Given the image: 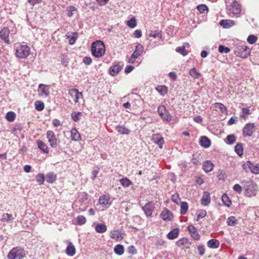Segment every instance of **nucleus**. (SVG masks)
Wrapping results in <instances>:
<instances>
[{"label":"nucleus","mask_w":259,"mask_h":259,"mask_svg":"<svg viewBox=\"0 0 259 259\" xmlns=\"http://www.w3.org/2000/svg\"><path fill=\"white\" fill-rule=\"evenodd\" d=\"M128 251L130 253L132 254H135L137 252V250L134 245L130 246L128 247Z\"/></svg>","instance_id":"62"},{"label":"nucleus","mask_w":259,"mask_h":259,"mask_svg":"<svg viewBox=\"0 0 259 259\" xmlns=\"http://www.w3.org/2000/svg\"><path fill=\"white\" fill-rule=\"evenodd\" d=\"M122 67L118 64L113 65L109 69V73L112 76L117 75L121 70Z\"/></svg>","instance_id":"19"},{"label":"nucleus","mask_w":259,"mask_h":259,"mask_svg":"<svg viewBox=\"0 0 259 259\" xmlns=\"http://www.w3.org/2000/svg\"><path fill=\"white\" fill-rule=\"evenodd\" d=\"M176 51L177 52L182 54L184 56H185L188 54L187 51L184 49V47H182V46L177 47Z\"/></svg>","instance_id":"57"},{"label":"nucleus","mask_w":259,"mask_h":259,"mask_svg":"<svg viewBox=\"0 0 259 259\" xmlns=\"http://www.w3.org/2000/svg\"><path fill=\"white\" fill-rule=\"evenodd\" d=\"M198 250V253L200 256H202L204 255L205 249L204 245H199L197 247Z\"/></svg>","instance_id":"61"},{"label":"nucleus","mask_w":259,"mask_h":259,"mask_svg":"<svg viewBox=\"0 0 259 259\" xmlns=\"http://www.w3.org/2000/svg\"><path fill=\"white\" fill-rule=\"evenodd\" d=\"M235 151L240 156H242L243 153L242 144L241 143L237 144L235 147Z\"/></svg>","instance_id":"40"},{"label":"nucleus","mask_w":259,"mask_h":259,"mask_svg":"<svg viewBox=\"0 0 259 259\" xmlns=\"http://www.w3.org/2000/svg\"><path fill=\"white\" fill-rule=\"evenodd\" d=\"M76 252L74 246L71 242H69L68 244L66 250V253L69 256H73Z\"/></svg>","instance_id":"24"},{"label":"nucleus","mask_w":259,"mask_h":259,"mask_svg":"<svg viewBox=\"0 0 259 259\" xmlns=\"http://www.w3.org/2000/svg\"><path fill=\"white\" fill-rule=\"evenodd\" d=\"M114 252L119 255H121L124 253V249L123 246L121 244L116 245L114 248Z\"/></svg>","instance_id":"35"},{"label":"nucleus","mask_w":259,"mask_h":259,"mask_svg":"<svg viewBox=\"0 0 259 259\" xmlns=\"http://www.w3.org/2000/svg\"><path fill=\"white\" fill-rule=\"evenodd\" d=\"M152 140L154 143L158 145L160 148H162V145L164 143V140L163 137L160 135H154L152 137Z\"/></svg>","instance_id":"17"},{"label":"nucleus","mask_w":259,"mask_h":259,"mask_svg":"<svg viewBox=\"0 0 259 259\" xmlns=\"http://www.w3.org/2000/svg\"><path fill=\"white\" fill-rule=\"evenodd\" d=\"M99 203L104 208H108L111 204L110 197L105 195H103L100 197Z\"/></svg>","instance_id":"10"},{"label":"nucleus","mask_w":259,"mask_h":259,"mask_svg":"<svg viewBox=\"0 0 259 259\" xmlns=\"http://www.w3.org/2000/svg\"><path fill=\"white\" fill-rule=\"evenodd\" d=\"M242 113L240 114V117L246 119L247 116L250 114V111L248 108H242L241 109Z\"/></svg>","instance_id":"43"},{"label":"nucleus","mask_w":259,"mask_h":259,"mask_svg":"<svg viewBox=\"0 0 259 259\" xmlns=\"http://www.w3.org/2000/svg\"><path fill=\"white\" fill-rule=\"evenodd\" d=\"M119 182L120 184L124 187H128L132 184V182L126 178L120 179Z\"/></svg>","instance_id":"39"},{"label":"nucleus","mask_w":259,"mask_h":259,"mask_svg":"<svg viewBox=\"0 0 259 259\" xmlns=\"http://www.w3.org/2000/svg\"><path fill=\"white\" fill-rule=\"evenodd\" d=\"M179 234V230L178 228L174 229L169 232L167 235V237L170 240H173L178 237Z\"/></svg>","instance_id":"28"},{"label":"nucleus","mask_w":259,"mask_h":259,"mask_svg":"<svg viewBox=\"0 0 259 259\" xmlns=\"http://www.w3.org/2000/svg\"><path fill=\"white\" fill-rule=\"evenodd\" d=\"M154 205L152 202H148L142 207L146 216L150 217L154 210Z\"/></svg>","instance_id":"15"},{"label":"nucleus","mask_w":259,"mask_h":259,"mask_svg":"<svg viewBox=\"0 0 259 259\" xmlns=\"http://www.w3.org/2000/svg\"><path fill=\"white\" fill-rule=\"evenodd\" d=\"M158 112L160 117L164 120L169 121L171 119V116L168 114L164 105L159 106L158 108Z\"/></svg>","instance_id":"11"},{"label":"nucleus","mask_w":259,"mask_h":259,"mask_svg":"<svg viewBox=\"0 0 259 259\" xmlns=\"http://www.w3.org/2000/svg\"><path fill=\"white\" fill-rule=\"evenodd\" d=\"M210 194L208 192H204L201 198V204L204 206L208 205L210 202Z\"/></svg>","instance_id":"20"},{"label":"nucleus","mask_w":259,"mask_h":259,"mask_svg":"<svg viewBox=\"0 0 259 259\" xmlns=\"http://www.w3.org/2000/svg\"><path fill=\"white\" fill-rule=\"evenodd\" d=\"M37 146L40 150L45 153H48L49 152V148L47 144L42 141L38 140L37 141Z\"/></svg>","instance_id":"25"},{"label":"nucleus","mask_w":259,"mask_h":259,"mask_svg":"<svg viewBox=\"0 0 259 259\" xmlns=\"http://www.w3.org/2000/svg\"><path fill=\"white\" fill-rule=\"evenodd\" d=\"M250 52L249 49L245 46H238L235 50V53L237 56L242 58H246L249 55Z\"/></svg>","instance_id":"6"},{"label":"nucleus","mask_w":259,"mask_h":259,"mask_svg":"<svg viewBox=\"0 0 259 259\" xmlns=\"http://www.w3.org/2000/svg\"><path fill=\"white\" fill-rule=\"evenodd\" d=\"M82 115V113L80 112H73L71 113V116L72 119L74 121H78L80 119V117Z\"/></svg>","instance_id":"47"},{"label":"nucleus","mask_w":259,"mask_h":259,"mask_svg":"<svg viewBox=\"0 0 259 259\" xmlns=\"http://www.w3.org/2000/svg\"><path fill=\"white\" fill-rule=\"evenodd\" d=\"M9 33L10 30L8 27H4L0 31V37L7 44H10L9 39Z\"/></svg>","instance_id":"14"},{"label":"nucleus","mask_w":259,"mask_h":259,"mask_svg":"<svg viewBox=\"0 0 259 259\" xmlns=\"http://www.w3.org/2000/svg\"><path fill=\"white\" fill-rule=\"evenodd\" d=\"M25 256V252L23 249L19 247H14L11 249L8 255V259H21Z\"/></svg>","instance_id":"4"},{"label":"nucleus","mask_w":259,"mask_h":259,"mask_svg":"<svg viewBox=\"0 0 259 259\" xmlns=\"http://www.w3.org/2000/svg\"><path fill=\"white\" fill-rule=\"evenodd\" d=\"M144 48L143 46L141 44H138L136 46V49L132 55L136 58H138L142 54Z\"/></svg>","instance_id":"27"},{"label":"nucleus","mask_w":259,"mask_h":259,"mask_svg":"<svg viewBox=\"0 0 259 259\" xmlns=\"http://www.w3.org/2000/svg\"><path fill=\"white\" fill-rule=\"evenodd\" d=\"M237 220L235 217L231 216L227 219V223L229 226H234L236 224Z\"/></svg>","instance_id":"51"},{"label":"nucleus","mask_w":259,"mask_h":259,"mask_svg":"<svg viewBox=\"0 0 259 259\" xmlns=\"http://www.w3.org/2000/svg\"><path fill=\"white\" fill-rule=\"evenodd\" d=\"M12 215L9 213H4L2 215L1 221L3 222L11 223L14 220Z\"/></svg>","instance_id":"32"},{"label":"nucleus","mask_w":259,"mask_h":259,"mask_svg":"<svg viewBox=\"0 0 259 259\" xmlns=\"http://www.w3.org/2000/svg\"><path fill=\"white\" fill-rule=\"evenodd\" d=\"M222 200L224 204L227 207H230L232 204V202L226 194H223L222 196Z\"/></svg>","instance_id":"38"},{"label":"nucleus","mask_w":259,"mask_h":259,"mask_svg":"<svg viewBox=\"0 0 259 259\" xmlns=\"http://www.w3.org/2000/svg\"><path fill=\"white\" fill-rule=\"evenodd\" d=\"M188 230L189 232L191 237L195 240H198L200 239V235L198 232L197 229L193 225H189L188 227Z\"/></svg>","instance_id":"16"},{"label":"nucleus","mask_w":259,"mask_h":259,"mask_svg":"<svg viewBox=\"0 0 259 259\" xmlns=\"http://www.w3.org/2000/svg\"><path fill=\"white\" fill-rule=\"evenodd\" d=\"M227 143L233 144L236 141V138L233 135H230L227 137Z\"/></svg>","instance_id":"58"},{"label":"nucleus","mask_w":259,"mask_h":259,"mask_svg":"<svg viewBox=\"0 0 259 259\" xmlns=\"http://www.w3.org/2000/svg\"><path fill=\"white\" fill-rule=\"evenodd\" d=\"M181 206V213L182 214H185L188 211V204L186 202H182L180 204Z\"/></svg>","instance_id":"41"},{"label":"nucleus","mask_w":259,"mask_h":259,"mask_svg":"<svg viewBox=\"0 0 259 259\" xmlns=\"http://www.w3.org/2000/svg\"><path fill=\"white\" fill-rule=\"evenodd\" d=\"M47 137L50 143V146L52 148H56L57 144V140L55 135V133L52 131H49L47 133Z\"/></svg>","instance_id":"8"},{"label":"nucleus","mask_w":259,"mask_h":259,"mask_svg":"<svg viewBox=\"0 0 259 259\" xmlns=\"http://www.w3.org/2000/svg\"><path fill=\"white\" fill-rule=\"evenodd\" d=\"M66 36L69 40V44L73 45L77 39L78 35L76 32L73 33H67Z\"/></svg>","instance_id":"26"},{"label":"nucleus","mask_w":259,"mask_h":259,"mask_svg":"<svg viewBox=\"0 0 259 259\" xmlns=\"http://www.w3.org/2000/svg\"><path fill=\"white\" fill-rule=\"evenodd\" d=\"M247 40L249 44L252 45L256 41L257 38L254 35H250L248 36Z\"/></svg>","instance_id":"59"},{"label":"nucleus","mask_w":259,"mask_h":259,"mask_svg":"<svg viewBox=\"0 0 259 259\" xmlns=\"http://www.w3.org/2000/svg\"><path fill=\"white\" fill-rule=\"evenodd\" d=\"M214 107L216 109H218L222 113H224L227 111L226 107L222 103H216L214 104Z\"/></svg>","instance_id":"50"},{"label":"nucleus","mask_w":259,"mask_h":259,"mask_svg":"<svg viewBox=\"0 0 259 259\" xmlns=\"http://www.w3.org/2000/svg\"><path fill=\"white\" fill-rule=\"evenodd\" d=\"M200 143L202 146L205 148H208L210 145V140L208 139V138L205 136L202 137L201 138L200 140Z\"/></svg>","instance_id":"33"},{"label":"nucleus","mask_w":259,"mask_h":259,"mask_svg":"<svg viewBox=\"0 0 259 259\" xmlns=\"http://www.w3.org/2000/svg\"><path fill=\"white\" fill-rule=\"evenodd\" d=\"M149 37L157 38L160 39L161 37V34L159 31H154L149 34Z\"/></svg>","instance_id":"55"},{"label":"nucleus","mask_w":259,"mask_h":259,"mask_svg":"<svg viewBox=\"0 0 259 259\" xmlns=\"http://www.w3.org/2000/svg\"><path fill=\"white\" fill-rule=\"evenodd\" d=\"M30 53V48L26 45L19 46L16 50V55L19 58H26Z\"/></svg>","instance_id":"5"},{"label":"nucleus","mask_w":259,"mask_h":259,"mask_svg":"<svg viewBox=\"0 0 259 259\" xmlns=\"http://www.w3.org/2000/svg\"><path fill=\"white\" fill-rule=\"evenodd\" d=\"M115 128L118 133L122 135H128L130 133V130L123 126L118 125Z\"/></svg>","instance_id":"34"},{"label":"nucleus","mask_w":259,"mask_h":259,"mask_svg":"<svg viewBox=\"0 0 259 259\" xmlns=\"http://www.w3.org/2000/svg\"><path fill=\"white\" fill-rule=\"evenodd\" d=\"M213 167V164L210 161L207 160L203 162V169L206 172H208L212 170Z\"/></svg>","instance_id":"23"},{"label":"nucleus","mask_w":259,"mask_h":259,"mask_svg":"<svg viewBox=\"0 0 259 259\" xmlns=\"http://www.w3.org/2000/svg\"><path fill=\"white\" fill-rule=\"evenodd\" d=\"M46 179L48 183H53L56 180V175L53 172H49L46 175Z\"/></svg>","instance_id":"36"},{"label":"nucleus","mask_w":259,"mask_h":259,"mask_svg":"<svg viewBox=\"0 0 259 259\" xmlns=\"http://www.w3.org/2000/svg\"><path fill=\"white\" fill-rule=\"evenodd\" d=\"M77 224L79 225H82L86 223V219L83 215H79L76 218Z\"/></svg>","instance_id":"54"},{"label":"nucleus","mask_w":259,"mask_h":259,"mask_svg":"<svg viewBox=\"0 0 259 259\" xmlns=\"http://www.w3.org/2000/svg\"><path fill=\"white\" fill-rule=\"evenodd\" d=\"M92 62V59L90 57H85L83 59V62L87 65H90Z\"/></svg>","instance_id":"64"},{"label":"nucleus","mask_w":259,"mask_h":259,"mask_svg":"<svg viewBox=\"0 0 259 259\" xmlns=\"http://www.w3.org/2000/svg\"><path fill=\"white\" fill-rule=\"evenodd\" d=\"M95 231L99 233H103L107 230V227L105 224H97L95 228Z\"/></svg>","instance_id":"29"},{"label":"nucleus","mask_w":259,"mask_h":259,"mask_svg":"<svg viewBox=\"0 0 259 259\" xmlns=\"http://www.w3.org/2000/svg\"><path fill=\"white\" fill-rule=\"evenodd\" d=\"M197 9L200 13H205L208 11V9L207 6L202 4L197 6Z\"/></svg>","instance_id":"49"},{"label":"nucleus","mask_w":259,"mask_h":259,"mask_svg":"<svg viewBox=\"0 0 259 259\" xmlns=\"http://www.w3.org/2000/svg\"><path fill=\"white\" fill-rule=\"evenodd\" d=\"M16 117V115L13 112H9L7 113L6 118L7 120L10 122L13 121Z\"/></svg>","instance_id":"48"},{"label":"nucleus","mask_w":259,"mask_h":259,"mask_svg":"<svg viewBox=\"0 0 259 259\" xmlns=\"http://www.w3.org/2000/svg\"><path fill=\"white\" fill-rule=\"evenodd\" d=\"M160 217L164 221H171L173 218V214L170 210L165 209L162 211Z\"/></svg>","instance_id":"18"},{"label":"nucleus","mask_w":259,"mask_h":259,"mask_svg":"<svg viewBox=\"0 0 259 259\" xmlns=\"http://www.w3.org/2000/svg\"><path fill=\"white\" fill-rule=\"evenodd\" d=\"M230 50L229 48L228 47H226L224 46H223V45H220L219 47V52L220 53H225V54H227V53H228L229 52H230Z\"/></svg>","instance_id":"56"},{"label":"nucleus","mask_w":259,"mask_h":259,"mask_svg":"<svg viewBox=\"0 0 259 259\" xmlns=\"http://www.w3.org/2000/svg\"><path fill=\"white\" fill-rule=\"evenodd\" d=\"M77 11L76 8L73 6H69L67 8L66 11L67 13V16L69 17H71L73 15V12Z\"/></svg>","instance_id":"44"},{"label":"nucleus","mask_w":259,"mask_h":259,"mask_svg":"<svg viewBox=\"0 0 259 259\" xmlns=\"http://www.w3.org/2000/svg\"><path fill=\"white\" fill-rule=\"evenodd\" d=\"M50 86L44 84H40L37 92L38 95L42 97H47L50 94Z\"/></svg>","instance_id":"7"},{"label":"nucleus","mask_w":259,"mask_h":259,"mask_svg":"<svg viewBox=\"0 0 259 259\" xmlns=\"http://www.w3.org/2000/svg\"><path fill=\"white\" fill-rule=\"evenodd\" d=\"M127 25L130 28H134L136 26L137 22L135 18H132L130 20L127 21Z\"/></svg>","instance_id":"53"},{"label":"nucleus","mask_w":259,"mask_h":259,"mask_svg":"<svg viewBox=\"0 0 259 259\" xmlns=\"http://www.w3.org/2000/svg\"><path fill=\"white\" fill-rule=\"evenodd\" d=\"M187 243V239L186 238H183L180 240H179L177 242V244L178 246L181 247L185 244H186Z\"/></svg>","instance_id":"60"},{"label":"nucleus","mask_w":259,"mask_h":259,"mask_svg":"<svg viewBox=\"0 0 259 259\" xmlns=\"http://www.w3.org/2000/svg\"><path fill=\"white\" fill-rule=\"evenodd\" d=\"M189 74L194 78H198L201 76L200 73L198 72L195 68H193L190 70Z\"/></svg>","instance_id":"42"},{"label":"nucleus","mask_w":259,"mask_h":259,"mask_svg":"<svg viewBox=\"0 0 259 259\" xmlns=\"http://www.w3.org/2000/svg\"><path fill=\"white\" fill-rule=\"evenodd\" d=\"M71 135L72 140L75 141H79L80 140V135L79 132L75 128H72L71 130Z\"/></svg>","instance_id":"31"},{"label":"nucleus","mask_w":259,"mask_h":259,"mask_svg":"<svg viewBox=\"0 0 259 259\" xmlns=\"http://www.w3.org/2000/svg\"><path fill=\"white\" fill-rule=\"evenodd\" d=\"M243 189L244 190V195L248 197L255 196L258 191L257 185L252 181H249L244 182Z\"/></svg>","instance_id":"2"},{"label":"nucleus","mask_w":259,"mask_h":259,"mask_svg":"<svg viewBox=\"0 0 259 259\" xmlns=\"http://www.w3.org/2000/svg\"><path fill=\"white\" fill-rule=\"evenodd\" d=\"M109 235L111 238L120 241L123 238L124 234L119 230H114L110 231Z\"/></svg>","instance_id":"13"},{"label":"nucleus","mask_w":259,"mask_h":259,"mask_svg":"<svg viewBox=\"0 0 259 259\" xmlns=\"http://www.w3.org/2000/svg\"><path fill=\"white\" fill-rule=\"evenodd\" d=\"M156 90L162 96H164L167 93V88L165 85H158Z\"/></svg>","instance_id":"37"},{"label":"nucleus","mask_w":259,"mask_h":259,"mask_svg":"<svg viewBox=\"0 0 259 259\" xmlns=\"http://www.w3.org/2000/svg\"><path fill=\"white\" fill-rule=\"evenodd\" d=\"M248 165H249V169L254 174H259V165L258 164H254L250 161H248Z\"/></svg>","instance_id":"21"},{"label":"nucleus","mask_w":259,"mask_h":259,"mask_svg":"<svg viewBox=\"0 0 259 259\" xmlns=\"http://www.w3.org/2000/svg\"><path fill=\"white\" fill-rule=\"evenodd\" d=\"M69 95L73 98H74V102L75 103L78 102L80 99L82 98L83 95L81 92L78 91L77 89H71L69 91Z\"/></svg>","instance_id":"12"},{"label":"nucleus","mask_w":259,"mask_h":259,"mask_svg":"<svg viewBox=\"0 0 259 259\" xmlns=\"http://www.w3.org/2000/svg\"><path fill=\"white\" fill-rule=\"evenodd\" d=\"M255 126L253 123L246 124L243 130V136L251 137L255 131Z\"/></svg>","instance_id":"9"},{"label":"nucleus","mask_w":259,"mask_h":259,"mask_svg":"<svg viewBox=\"0 0 259 259\" xmlns=\"http://www.w3.org/2000/svg\"><path fill=\"white\" fill-rule=\"evenodd\" d=\"M233 190L238 193H240L242 192V188L240 185L235 184L233 186Z\"/></svg>","instance_id":"63"},{"label":"nucleus","mask_w":259,"mask_h":259,"mask_svg":"<svg viewBox=\"0 0 259 259\" xmlns=\"http://www.w3.org/2000/svg\"><path fill=\"white\" fill-rule=\"evenodd\" d=\"M35 109L37 111H42L45 108L44 103L40 101H36L35 102Z\"/></svg>","instance_id":"46"},{"label":"nucleus","mask_w":259,"mask_h":259,"mask_svg":"<svg viewBox=\"0 0 259 259\" xmlns=\"http://www.w3.org/2000/svg\"><path fill=\"white\" fill-rule=\"evenodd\" d=\"M197 219H200L204 218L206 215V211L204 209H200L196 213Z\"/></svg>","instance_id":"52"},{"label":"nucleus","mask_w":259,"mask_h":259,"mask_svg":"<svg viewBox=\"0 0 259 259\" xmlns=\"http://www.w3.org/2000/svg\"><path fill=\"white\" fill-rule=\"evenodd\" d=\"M36 181L39 184L42 185L44 184L45 180L44 175L42 174H38L35 177Z\"/></svg>","instance_id":"45"},{"label":"nucleus","mask_w":259,"mask_h":259,"mask_svg":"<svg viewBox=\"0 0 259 259\" xmlns=\"http://www.w3.org/2000/svg\"><path fill=\"white\" fill-rule=\"evenodd\" d=\"M207 246L210 248H218L220 245L219 240L217 239H210L207 242Z\"/></svg>","instance_id":"30"},{"label":"nucleus","mask_w":259,"mask_h":259,"mask_svg":"<svg viewBox=\"0 0 259 259\" xmlns=\"http://www.w3.org/2000/svg\"><path fill=\"white\" fill-rule=\"evenodd\" d=\"M220 24L224 28H228L235 25V22L232 20H222L220 22Z\"/></svg>","instance_id":"22"},{"label":"nucleus","mask_w":259,"mask_h":259,"mask_svg":"<svg viewBox=\"0 0 259 259\" xmlns=\"http://www.w3.org/2000/svg\"><path fill=\"white\" fill-rule=\"evenodd\" d=\"M226 9L228 13L238 16L241 9L240 5L235 0H226Z\"/></svg>","instance_id":"3"},{"label":"nucleus","mask_w":259,"mask_h":259,"mask_svg":"<svg viewBox=\"0 0 259 259\" xmlns=\"http://www.w3.org/2000/svg\"><path fill=\"white\" fill-rule=\"evenodd\" d=\"M105 46L101 40H97L92 43L91 52L92 55L96 58H100L105 53Z\"/></svg>","instance_id":"1"}]
</instances>
